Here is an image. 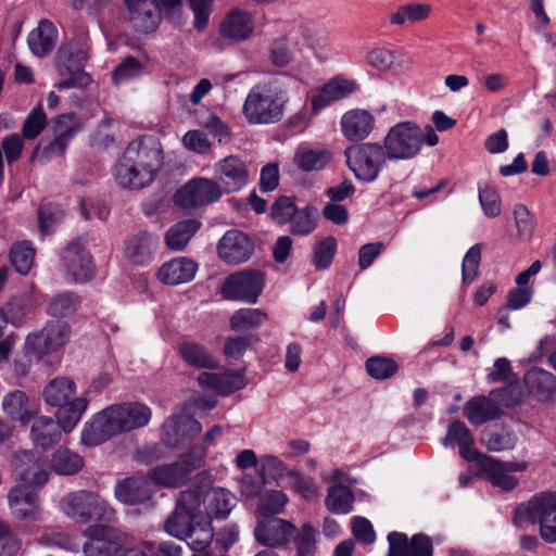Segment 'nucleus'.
Segmentation results:
<instances>
[{"instance_id": "0eeeda50", "label": "nucleus", "mask_w": 556, "mask_h": 556, "mask_svg": "<svg viewBox=\"0 0 556 556\" xmlns=\"http://www.w3.org/2000/svg\"><path fill=\"white\" fill-rule=\"evenodd\" d=\"M344 155L355 178L365 184L374 182L389 160L383 147L371 142L350 147Z\"/></svg>"}, {"instance_id": "ddd939ff", "label": "nucleus", "mask_w": 556, "mask_h": 556, "mask_svg": "<svg viewBox=\"0 0 556 556\" xmlns=\"http://www.w3.org/2000/svg\"><path fill=\"white\" fill-rule=\"evenodd\" d=\"M159 237L149 231H138L128 236L122 249L124 260L131 266H148L154 258Z\"/></svg>"}, {"instance_id": "412c9836", "label": "nucleus", "mask_w": 556, "mask_h": 556, "mask_svg": "<svg viewBox=\"0 0 556 556\" xmlns=\"http://www.w3.org/2000/svg\"><path fill=\"white\" fill-rule=\"evenodd\" d=\"M388 556H432V543L425 534H415L408 541L406 534L391 532L388 535Z\"/></svg>"}, {"instance_id": "f704fd0d", "label": "nucleus", "mask_w": 556, "mask_h": 556, "mask_svg": "<svg viewBox=\"0 0 556 556\" xmlns=\"http://www.w3.org/2000/svg\"><path fill=\"white\" fill-rule=\"evenodd\" d=\"M89 405L86 396L75 397L72 402L58 406L55 422L60 430L68 433L75 429Z\"/></svg>"}, {"instance_id": "13d9d810", "label": "nucleus", "mask_w": 556, "mask_h": 556, "mask_svg": "<svg viewBox=\"0 0 556 556\" xmlns=\"http://www.w3.org/2000/svg\"><path fill=\"white\" fill-rule=\"evenodd\" d=\"M289 484L305 500H313L318 495V486L315 480L298 470L288 471Z\"/></svg>"}, {"instance_id": "79ce46f5", "label": "nucleus", "mask_w": 556, "mask_h": 556, "mask_svg": "<svg viewBox=\"0 0 556 556\" xmlns=\"http://www.w3.org/2000/svg\"><path fill=\"white\" fill-rule=\"evenodd\" d=\"M201 223L195 219L181 220L172 227L165 233V243L172 251H181L189 243L191 238L200 229Z\"/></svg>"}, {"instance_id": "1a4fd4ad", "label": "nucleus", "mask_w": 556, "mask_h": 556, "mask_svg": "<svg viewBox=\"0 0 556 556\" xmlns=\"http://www.w3.org/2000/svg\"><path fill=\"white\" fill-rule=\"evenodd\" d=\"M264 287L263 274L244 269L231 274L224 281L220 293L224 299L254 304Z\"/></svg>"}, {"instance_id": "f3484780", "label": "nucleus", "mask_w": 556, "mask_h": 556, "mask_svg": "<svg viewBox=\"0 0 556 556\" xmlns=\"http://www.w3.org/2000/svg\"><path fill=\"white\" fill-rule=\"evenodd\" d=\"M529 467L527 462H501L493 457L480 459V468L486 475L493 486L503 491L514 490L519 480L513 473L525 471Z\"/></svg>"}, {"instance_id": "7ed1b4c3", "label": "nucleus", "mask_w": 556, "mask_h": 556, "mask_svg": "<svg viewBox=\"0 0 556 556\" xmlns=\"http://www.w3.org/2000/svg\"><path fill=\"white\" fill-rule=\"evenodd\" d=\"M287 101L286 92L279 84L261 83L248 92L242 113L251 125L275 124L283 117Z\"/></svg>"}, {"instance_id": "5701e85b", "label": "nucleus", "mask_w": 556, "mask_h": 556, "mask_svg": "<svg viewBox=\"0 0 556 556\" xmlns=\"http://www.w3.org/2000/svg\"><path fill=\"white\" fill-rule=\"evenodd\" d=\"M55 138L43 149L42 159L62 156L71 139L80 129L75 121V114H62L53 123Z\"/></svg>"}, {"instance_id": "473e14b6", "label": "nucleus", "mask_w": 556, "mask_h": 556, "mask_svg": "<svg viewBox=\"0 0 556 556\" xmlns=\"http://www.w3.org/2000/svg\"><path fill=\"white\" fill-rule=\"evenodd\" d=\"M58 30L48 20L39 22L38 26L28 34L27 43L30 51L39 58L50 53L56 42Z\"/></svg>"}, {"instance_id": "bf43d9fd", "label": "nucleus", "mask_w": 556, "mask_h": 556, "mask_svg": "<svg viewBox=\"0 0 556 556\" xmlns=\"http://www.w3.org/2000/svg\"><path fill=\"white\" fill-rule=\"evenodd\" d=\"M34 249L27 242H20L11 249V263L20 274H27L34 262Z\"/></svg>"}, {"instance_id": "a878e982", "label": "nucleus", "mask_w": 556, "mask_h": 556, "mask_svg": "<svg viewBox=\"0 0 556 556\" xmlns=\"http://www.w3.org/2000/svg\"><path fill=\"white\" fill-rule=\"evenodd\" d=\"M89 58V45L86 36L73 38L63 43L56 54L60 75L70 74V66H83Z\"/></svg>"}, {"instance_id": "4468645a", "label": "nucleus", "mask_w": 556, "mask_h": 556, "mask_svg": "<svg viewBox=\"0 0 556 556\" xmlns=\"http://www.w3.org/2000/svg\"><path fill=\"white\" fill-rule=\"evenodd\" d=\"M201 430V424L186 408H180L164 422L162 440L166 445L177 447L199 434Z\"/></svg>"}, {"instance_id": "cd10ccee", "label": "nucleus", "mask_w": 556, "mask_h": 556, "mask_svg": "<svg viewBox=\"0 0 556 556\" xmlns=\"http://www.w3.org/2000/svg\"><path fill=\"white\" fill-rule=\"evenodd\" d=\"M198 382L202 388L219 394H229L245 386L244 376L239 371L202 372L198 377Z\"/></svg>"}, {"instance_id": "49530a36", "label": "nucleus", "mask_w": 556, "mask_h": 556, "mask_svg": "<svg viewBox=\"0 0 556 556\" xmlns=\"http://www.w3.org/2000/svg\"><path fill=\"white\" fill-rule=\"evenodd\" d=\"M267 320V315L258 308H240L236 311L229 320L235 331H247L261 326Z\"/></svg>"}, {"instance_id": "5fc2aeb1", "label": "nucleus", "mask_w": 556, "mask_h": 556, "mask_svg": "<svg viewBox=\"0 0 556 556\" xmlns=\"http://www.w3.org/2000/svg\"><path fill=\"white\" fill-rule=\"evenodd\" d=\"M288 471L285 463L277 456L266 454L260 457L258 472L264 482L267 480L278 481L283 476L288 477Z\"/></svg>"}, {"instance_id": "338daca9", "label": "nucleus", "mask_w": 556, "mask_h": 556, "mask_svg": "<svg viewBox=\"0 0 556 556\" xmlns=\"http://www.w3.org/2000/svg\"><path fill=\"white\" fill-rule=\"evenodd\" d=\"M47 125V115L41 106L34 109L26 117L22 126V135L25 139H35Z\"/></svg>"}, {"instance_id": "37998d69", "label": "nucleus", "mask_w": 556, "mask_h": 556, "mask_svg": "<svg viewBox=\"0 0 556 556\" xmlns=\"http://www.w3.org/2000/svg\"><path fill=\"white\" fill-rule=\"evenodd\" d=\"M204 492L200 490L184 491L180 493L176 506L194 521L207 520Z\"/></svg>"}, {"instance_id": "864d4df0", "label": "nucleus", "mask_w": 556, "mask_h": 556, "mask_svg": "<svg viewBox=\"0 0 556 556\" xmlns=\"http://www.w3.org/2000/svg\"><path fill=\"white\" fill-rule=\"evenodd\" d=\"M288 501V496L282 491H267L260 497L258 511L264 517L280 514Z\"/></svg>"}, {"instance_id": "9b49d317", "label": "nucleus", "mask_w": 556, "mask_h": 556, "mask_svg": "<svg viewBox=\"0 0 556 556\" xmlns=\"http://www.w3.org/2000/svg\"><path fill=\"white\" fill-rule=\"evenodd\" d=\"M11 516L20 521L34 523L45 520L39 495L25 485H15L8 493Z\"/></svg>"}, {"instance_id": "bb28decb", "label": "nucleus", "mask_w": 556, "mask_h": 556, "mask_svg": "<svg viewBox=\"0 0 556 556\" xmlns=\"http://www.w3.org/2000/svg\"><path fill=\"white\" fill-rule=\"evenodd\" d=\"M528 391L540 402L556 401V377L542 368L528 370L523 378Z\"/></svg>"}, {"instance_id": "c756f323", "label": "nucleus", "mask_w": 556, "mask_h": 556, "mask_svg": "<svg viewBox=\"0 0 556 556\" xmlns=\"http://www.w3.org/2000/svg\"><path fill=\"white\" fill-rule=\"evenodd\" d=\"M152 491L143 478H126L116 483L115 498L125 505L143 504L150 500Z\"/></svg>"}, {"instance_id": "69168bd1", "label": "nucleus", "mask_w": 556, "mask_h": 556, "mask_svg": "<svg viewBox=\"0 0 556 556\" xmlns=\"http://www.w3.org/2000/svg\"><path fill=\"white\" fill-rule=\"evenodd\" d=\"M397 368L394 361L382 356H375L366 362L367 372L378 380L390 378L397 371Z\"/></svg>"}, {"instance_id": "6e6552de", "label": "nucleus", "mask_w": 556, "mask_h": 556, "mask_svg": "<svg viewBox=\"0 0 556 556\" xmlns=\"http://www.w3.org/2000/svg\"><path fill=\"white\" fill-rule=\"evenodd\" d=\"M523 516L540 525V534L545 542H556V492L532 496L527 505L517 508L515 522H521Z\"/></svg>"}, {"instance_id": "39448f33", "label": "nucleus", "mask_w": 556, "mask_h": 556, "mask_svg": "<svg viewBox=\"0 0 556 556\" xmlns=\"http://www.w3.org/2000/svg\"><path fill=\"white\" fill-rule=\"evenodd\" d=\"M101 523L89 525L83 535L85 556H147L139 547H134L127 534L117 528Z\"/></svg>"}, {"instance_id": "58836bf2", "label": "nucleus", "mask_w": 556, "mask_h": 556, "mask_svg": "<svg viewBox=\"0 0 556 556\" xmlns=\"http://www.w3.org/2000/svg\"><path fill=\"white\" fill-rule=\"evenodd\" d=\"M431 14V7L426 3L410 2L399 7L390 14V23L399 27H408L426 21Z\"/></svg>"}, {"instance_id": "393cba45", "label": "nucleus", "mask_w": 556, "mask_h": 556, "mask_svg": "<svg viewBox=\"0 0 556 556\" xmlns=\"http://www.w3.org/2000/svg\"><path fill=\"white\" fill-rule=\"evenodd\" d=\"M295 527L280 518H268L260 521L254 530L258 543L265 546H281L294 533Z\"/></svg>"}, {"instance_id": "f8f14e48", "label": "nucleus", "mask_w": 556, "mask_h": 556, "mask_svg": "<svg viewBox=\"0 0 556 556\" xmlns=\"http://www.w3.org/2000/svg\"><path fill=\"white\" fill-rule=\"evenodd\" d=\"M68 339V328L59 321L48 324L42 330L26 338L25 348L29 355L41 358L61 349Z\"/></svg>"}, {"instance_id": "774afa93", "label": "nucleus", "mask_w": 556, "mask_h": 556, "mask_svg": "<svg viewBox=\"0 0 556 556\" xmlns=\"http://www.w3.org/2000/svg\"><path fill=\"white\" fill-rule=\"evenodd\" d=\"M193 523L194 520L176 506V509L165 523V530L170 535L182 539Z\"/></svg>"}, {"instance_id": "c85d7f7f", "label": "nucleus", "mask_w": 556, "mask_h": 556, "mask_svg": "<svg viewBox=\"0 0 556 556\" xmlns=\"http://www.w3.org/2000/svg\"><path fill=\"white\" fill-rule=\"evenodd\" d=\"M129 18L134 27L143 33H150L157 27L161 16L153 2L148 0H125Z\"/></svg>"}, {"instance_id": "b1692460", "label": "nucleus", "mask_w": 556, "mask_h": 556, "mask_svg": "<svg viewBox=\"0 0 556 556\" xmlns=\"http://www.w3.org/2000/svg\"><path fill=\"white\" fill-rule=\"evenodd\" d=\"M254 20L251 13L244 10H232L222 21L220 35L232 42L249 40L254 33Z\"/></svg>"}, {"instance_id": "8fccbe9b", "label": "nucleus", "mask_w": 556, "mask_h": 556, "mask_svg": "<svg viewBox=\"0 0 556 556\" xmlns=\"http://www.w3.org/2000/svg\"><path fill=\"white\" fill-rule=\"evenodd\" d=\"M295 47L290 36L276 39L269 50L271 64L278 67L290 64L295 59Z\"/></svg>"}, {"instance_id": "6e6d98bb", "label": "nucleus", "mask_w": 556, "mask_h": 556, "mask_svg": "<svg viewBox=\"0 0 556 556\" xmlns=\"http://www.w3.org/2000/svg\"><path fill=\"white\" fill-rule=\"evenodd\" d=\"M78 298L73 292H63L55 295L49 303L48 312L54 317H67L76 312Z\"/></svg>"}, {"instance_id": "9d476101", "label": "nucleus", "mask_w": 556, "mask_h": 556, "mask_svg": "<svg viewBox=\"0 0 556 556\" xmlns=\"http://www.w3.org/2000/svg\"><path fill=\"white\" fill-rule=\"evenodd\" d=\"M12 470L20 485L33 488L42 486L49 479L47 460L34 453L22 451L15 453L12 459Z\"/></svg>"}, {"instance_id": "aec40b11", "label": "nucleus", "mask_w": 556, "mask_h": 556, "mask_svg": "<svg viewBox=\"0 0 556 556\" xmlns=\"http://www.w3.org/2000/svg\"><path fill=\"white\" fill-rule=\"evenodd\" d=\"M357 88L354 80L336 77L325 84L311 98L312 114L317 115L323 109L334 101H339L352 94Z\"/></svg>"}, {"instance_id": "4d7b16f0", "label": "nucleus", "mask_w": 556, "mask_h": 556, "mask_svg": "<svg viewBox=\"0 0 556 556\" xmlns=\"http://www.w3.org/2000/svg\"><path fill=\"white\" fill-rule=\"evenodd\" d=\"M481 244H473L465 254L462 264V280L464 286L470 285L478 276L481 261Z\"/></svg>"}, {"instance_id": "052dcab7", "label": "nucleus", "mask_w": 556, "mask_h": 556, "mask_svg": "<svg viewBox=\"0 0 556 556\" xmlns=\"http://www.w3.org/2000/svg\"><path fill=\"white\" fill-rule=\"evenodd\" d=\"M296 556H315L316 530L309 523H304L294 538Z\"/></svg>"}, {"instance_id": "c9c22d12", "label": "nucleus", "mask_w": 556, "mask_h": 556, "mask_svg": "<svg viewBox=\"0 0 556 556\" xmlns=\"http://www.w3.org/2000/svg\"><path fill=\"white\" fill-rule=\"evenodd\" d=\"M190 473V468L180 462L160 465L152 468L148 476L156 484L165 488H177L185 483Z\"/></svg>"}, {"instance_id": "4be33fe9", "label": "nucleus", "mask_w": 556, "mask_h": 556, "mask_svg": "<svg viewBox=\"0 0 556 556\" xmlns=\"http://www.w3.org/2000/svg\"><path fill=\"white\" fill-rule=\"evenodd\" d=\"M197 271L198 264L193 260L178 256L162 264L156 277L163 285L178 286L193 280Z\"/></svg>"}, {"instance_id": "de8ad7c7", "label": "nucleus", "mask_w": 556, "mask_h": 556, "mask_svg": "<svg viewBox=\"0 0 556 556\" xmlns=\"http://www.w3.org/2000/svg\"><path fill=\"white\" fill-rule=\"evenodd\" d=\"M317 210L312 205L298 208L292 216L290 231L294 236H307L314 231L317 226Z\"/></svg>"}, {"instance_id": "3c124183", "label": "nucleus", "mask_w": 556, "mask_h": 556, "mask_svg": "<svg viewBox=\"0 0 556 556\" xmlns=\"http://www.w3.org/2000/svg\"><path fill=\"white\" fill-rule=\"evenodd\" d=\"M329 160L330 154L323 150L303 148L299 149L295 154L298 166L305 172L319 170L326 166Z\"/></svg>"}, {"instance_id": "2eb2a0df", "label": "nucleus", "mask_w": 556, "mask_h": 556, "mask_svg": "<svg viewBox=\"0 0 556 556\" xmlns=\"http://www.w3.org/2000/svg\"><path fill=\"white\" fill-rule=\"evenodd\" d=\"M214 178L220 190L230 193L240 191L248 185L249 174L240 157L228 155L215 163Z\"/></svg>"}, {"instance_id": "f257e3e1", "label": "nucleus", "mask_w": 556, "mask_h": 556, "mask_svg": "<svg viewBox=\"0 0 556 556\" xmlns=\"http://www.w3.org/2000/svg\"><path fill=\"white\" fill-rule=\"evenodd\" d=\"M164 155L160 141L142 136L128 143L118 160L114 178L124 189L140 190L149 187L163 166Z\"/></svg>"}, {"instance_id": "a18cd8bd", "label": "nucleus", "mask_w": 556, "mask_h": 556, "mask_svg": "<svg viewBox=\"0 0 556 556\" xmlns=\"http://www.w3.org/2000/svg\"><path fill=\"white\" fill-rule=\"evenodd\" d=\"M51 466L56 473L71 476L84 467V458L67 447H60L52 455Z\"/></svg>"}, {"instance_id": "e2e57ef3", "label": "nucleus", "mask_w": 556, "mask_h": 556, "mask_svg": "<svg viewBox=\"0 0 556 556\" xmlns=\"http://www.w3.org/2000/svg\"><path fill=\"white\" fill-rule=\"evenodd\" d=\"M144 73L143 64L134 56H127L114 71L113 80L115 84H125L140 77Z\"/></svg>"}, {"instance_id": "2f4dec72", "label": "nucleus", "mask_w": 556, "mask_h": 556, "mask_svg": "<svg viewBox=\"0 0 556 556\" xmlns=\"http://www.w3.org/2000/svg\"><path fill=\"white\" fill-rule=\"evenodd\" d=\"M77 393V386L70 377L59 376L50 380L42 390L45 403L51 407L72 402Z\"/></svg>"}, {"instance_id": "7c9ffc66", "label": "nucleus", "mask_w": 556, "mask_h": 556, "mask_svg": "<svg viewBox=\"0 0 556 556\" xmlns=\"http://www.w3.org/2000/svg\"><path fill=\"white\" fill-rule=\"evenodd\" d=\"M374 127V117L364 110H351L341 118V129L350 141L366 138Z\"/></svg>"}, {"instance_id": "a211bd4d", "label": "nucleus", "mask_w": 556, "mask_h": 556, "mask_svg": "<svg viewBox=\"0 0 556 556\" xmlns=\"http://www.w3.org/2000/svg\"><path fill=\"white\" fill-rule=\"evenodd\" d=\"M218 256L229 265L247 262L254 250L250 238L236 229L227 231L218 242Z\"/></svg>"}, {"instance_id": "20e7f679", "label": "nucleus", "mask_w": 556, "mask_h": 556, "mask_svg": "<svg viewBox=\"0 0 556 556\" xmlns=\"http://www.w3.org/2000/svg\"><path fill=\"white\" fill-rule=\"evenodd\" d=\"M62 513L76 523L89 525L94 521L112 522L116 513L99 493L89 490H77L66 493L60 501Z\"/></svg>"}, {"instance_id": "680f3d73", "label": "nucleus", "mask_w": 556, "mask_h": 556, "mask_svg": "<svg viewBox=\"0 0 556 556\" xmlns=\"http://www.w3.org/2000/svg\"><path fill=\"white\" fill-rule=\"evenodd\" d=\"M402 54L397 50H389L387 48L378 47L369 50L366 54L367 63L379 70L388 71L391 70L395 61Z\"/></svg>"}, {"instance_id": "e433bc0d", "label": "nucleus", "mask_w": 556, "mask_h": 556, "mask_svg": "<svg viewBox=\"0 0 556 556\" xmlns=\"http://www.w3.org/2000/svg\"><path fill=\"white\" fill-rule=\"evenodd\" d=\"M62 431L55 420L49 416H38L34 419L30 427L31 441L43 448H48L58 443Z\"/></svg>"}, {"instance_id": "603ef678", "label": "nucleus", "mask_w": 556, "mask_h": 556, "mask_svg": "<svg viewBox=\"0 0 556 556\" xmlns=\"http://www.w3.org/2000/svg\"><path fill=\"white\" fill-rule=\"evenodd\" d=\"M290 37L292 42L299 47L298 51H301L302 47L315 50L324 41L323 31L309 24L301 25Z\"/></svg>"}, {"instance_id": "ea45409f", "label": "nucleus", "mask_w": 556, "mask_h": 556, "mask_svg": "<svg viewBox=\"0 0 556 556\" xmlns=\"http://www.w3.org/2000/svg\"><path fill=\"white\" fill-rule=\"evenodd\" d=\"M180 357L189 366L197 368H216L218 363L207 349L193 341H182L178 345Z\"/></svg>"}, {"instance_id": "423d86ee", "label": "nucleus", "mask_w": 556, "mask_h": 556, "mask_svg": "<svg viewBox=\"0 0 556 556\" xmlns=\"http://www.w3.org/2000/svg\"><path fill=\"white\" fill-rule=\"evenodd\" d=\"M422 144V128L414 122L406 121L389 129L382 147L390 161H407L419 154Z\"/></svg>"}, {"instance_id": "6ab92c4d", "label": "nucleus", "mask_w": 556, "mask_h": 556, "mask_svg": "<svg viewBox=\"0 0 556 556\" xmlns=\"http://www.w3.org/2000/svg\"><path fill=\"white\" fill-rule=\"evenodd\" d=\"M63 261L67 274L74 281L85 282L93 276L94 266L91 256L80 242L68 243Z\"/></svg>"}, {"instance_id": "f03ea898", "label": "nucleus", "mask_w": 556, "mask_h": 556, "mask_svg": "<svg viewBox=\"0 0 556 556\" xmlns=\"http://www.w3.org/2000/svg\"><path fill=\"white\" fill-rule=\"evenodd\" d=\"M150 407L137 402L111 405L88 420L80 433L81 443L88 447L99 445L124 432L147 426L151 419Z\"/></svg>"}, {"instance_id": "a19ab883", "label": "nucleus", "mask_w": 556, "mask_h": 556, "mask_svg": "<svg viewBox=\"0 0 556 556\" xmlns=\"http://www.w3.org/2000/svg\"><path fill=\"white\" fill-rule=\"evenodd\" d=\"M467 419L473 425H482L500 416L501 409L492 400L478 396L470 400L464 408Z\"/></svg>"}, {"instance_id": "09e8293b", "label": "nucleus", "mask_w": 556, "mask_h": 556, "mask_svg": "<svg viewBox=\"0 0 556 556\" xmlns=\"http://www.w3.org/2000/svg\"><path fill=\"white\" fill-rule=\"evenodd\" d=\"M351 490L342 484L329 488L325 503L326 507L333 514H346L353 504Z\"/></svg>"}, {"instance_id": "4c0bfd02", "label": "nucleus", "mask_w": 556, "mask_h": 556, "mask_svg": "<svg viewBox=\"0 0 556 556\" xmlns=\"http://www.w3.org/2000/svg\"><path fill=\"white\" fill-rule=\"evenodd\" d=\"M2 409L13 420L27 422L35 412L34 405L25 392L15 390L3 397Z\"/></svg>"}, {"instance_id": "0e129e2a", "label": "nucleus", "mask_w": 556, "mask_h": 556, "mask_svg": "<svg viewBox=\"0 0 556 556\" xmlns=\"http://www.w3.org/2000/svg\"><path fill=\"white\" fill-rule=\"evenodd\" d=\"M479 202L484 215L495 218L501 214V198L496 189L489 186H479Z\"/></svg>"}, {"instance_id": "c03bdc74", "label": "nucleus", "mask_w": 556, "mask_h": 556, "mask_svg": "<svg viewBox=\"0 0 556 556\" xmlns=\"http://www.w3.org/2000/svg\"><path fill=\"white\" fill-rule=\"evenodd\" d=\"M213 529L210 520L194 521L189 528L188 533L182 539L187 541V544L191 549L199 554H206L205 549L210 546L213 541Z\"/></svg>"}, {"instance_id": "dca6fc26", "label": "nucleus", "mask_w": 556, "mask_h": 556, "mask_svg": "<svg viewBox=\"0 0 556 556\" xmlns=\"http://www.w3.org/2000/svg\"><path fill=\"white\" fill-rule=\"evenodd\" d=\"M222 195L219 186L213 180L194 179L179 189L174 199L184 208H192L217 201Z\"/></svg>"}, {"instance_id": "72a5a7b5", "label": "nucleus", "mask_w": 556, "mask_h": 556, "mask_svg": "<svg viewBox=\"0 0 556 556\" xmlns=\"http://www.w3.org/2000/svg\"><path fill=\"white\" fill-rule=\"evenodd\" d=\"M236 505V497L222 488H212L204 492V506L207 520L225 518Z\"/></svg>"}]
</instances>
